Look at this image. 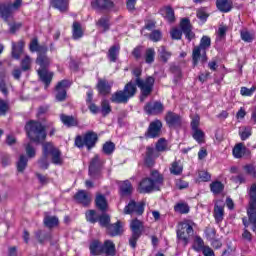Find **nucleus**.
I'll return each instance as SVG.
<instances>
[{"label":"nucleus","mask_w":256,"mask_h":256,"mask_svg":"<svg viewBox=\"0 0 256 256\" xmlns=\"http://www.w3.org/2000/svg\"><path fill=\"white\" fill-rule=\"evenodd\" d=\"M107 229L111 237H117V235H121V233H123V230L121 229V221L109 224Z\"/></svg>","instance_id":"c756f323"},{"label":"nucleus","mask_w":256,"mask_h":256,"mask_svg":"<svg viewBox=\"0 0 256 256\" xmlns=\"http://www.w3.org/2000/svg\"><path fill=\"white\" fill-rule=\"evenodd\" d=\"M102 151L105 153V155H113V152L115 151V143L106 142L103 145Z\"/></svg>","instance_id":"13d9d810"},{"label":"nucleus","mask_w":256,"mask_h":256,"mask_svg":"<svg viewBox=\"0 0 256 256\" xmlns=\"http://www.w3.org/2000/svg\"><path fill=\"white\" fill-rule=\"evenodd\" d=\"M239 135L242 141H247V139L251 136V127L244 126L240 128Z\"/></svg>","instance_id":"864d4df0"},{"label":"nucleus","mask_w":256,"mask_h":256,"mask_svg":"<svg viewBox=\"0 0 256 256\" xmlns=\"http://www.w3.org/2000/svg\"><path fill=\"white\" fill-rule=\"evenodd\" d=\"M101 113L103 115V117H107V115H109V113H111V104H109V101L104 99L101 102Z\"/></svg>","instance_id":"3c124183"},{"label":"nucleus","mask_w":256,"mask_h":256,"mask_svg":"<svg viewBox=\"0 0 256 256\" xmlns=\"http://www.w3.org/2000/svg\"><path fill=\"white\" fill-rule=\"evenodd\" d=\"M154 151H156V153H163L165 151H169V147L167 146V140H165V138H160L156 142Z\"/></svg>","instance_id":"c9c22d12"},{"label":"nucleus","mask_w":256,"mask_h":256,"mask_svg":"<svg viewBox=\"0 0 256 256\" xmlns=\"http://www.w3.org/2000/svg\"><path fill=\"white\" fill-rule=\"evenodd\" d=\"M225 217V205L223 202H216L214 205V218L216 223H221Z\"/></svg>","instance_id":"4be33fe9"},{"label":"nucleus","mask_w":256,"mask_h":256,"mask_svg":"<svg viewBox=\"0 0 256 256\" xmlns=\"http://www.w3.org/2000/svg\"><path fill=\"white\" fill-rule=\"evenodd\" d=\"M193 233V226L187 222H182L178 225L177 239L183 243L184 247H187L190 237H193Z\"/></svg>","instance_id":"0eeeda50"},{"label":"nucleus","mask_w":256,"mask_h":256,"mask_svg":"<svg viewBox=\"0 0 256 256\" xmlns=\"http://www.w3.org/2000/svg\"><path fill=\"white\" fill-rule=\"evenodd\" d=\"M105 164V160H102L99 155H95L90 161L89 165V175L94 179L99 175V171H101V167Z\"/></svg>","instance_id":"ddd939ff"},{"label":"nucleus","mask_w":256,"mask_h":256,"mask_svg":"<svg viewBox=\"0 0 256 256\" xmlns=\"http://www.w3.org/2000/svg\"><path fill=\"white\" fill-rule=\"evenodd\" d=\"M25 129L30 141H33L34 143H43V141L47 139L46 128L39 121H29L26 124Z\"/></svg>","instance_id":"7ed1b4c3"},{"label":"nucleus","mask_w":256,"mask_h":256,"mask_svg":"<svg viewBox=\"0 0 256 256\" xmlns=\"http://www.w3.org/2000/svg\"><path fill=\"white\" fill-rule=\"evenodd\" d=\"M38 75L43 84H45V89L51 85V81H53V72L47 71V69H39Z\"/></svg>","instance_id":"b1692460"},{"label":"nucleus","mask_w":256,"mask_h":256,"mask_svg":"<svg viewBox=\"0 0 256 256\" xmlns=\"http://www.w3.org/2000/svg\"><path fill=\"white\" fill-rule=\"evenodd\" d=\"M205 247H206L205 242L201 239V237L195 236L193 250L199 252V251H203Z\"/></svg>","instance_id":"c03bdc74"},{"label":"nucleus","mask_w":256,"mask_h":256,"mask_svg":"<svg viewBox=\"0 0 256 256\" xmlns=\"http://www.w3.org/2000/svg\"><path fill=\"white\" fill-rule=\"evenodd\" d=\"M170 71L172 74H174V80L179 81L182 77L181 67L175 64H171Z\"/></svg>","instance_id":"6e6d98bb"},{"label":"nucleus","mask_w":256,"mask_h":256,"mask_svg":"<svg viewBox=\"0 0 256 256\" xmlns=\"http://www.w3.org/2000/svg\"><path fill=\"white\" fill-rule=\"evenodd\" d=\"M165 121L169 127H181V116L175 112H167Z\"/></svg>","instance_id":"aec40b11"},{"label":"nucleus","mask_w":256,"mask_h":256,"mask_svg":"<svg viewBox=\"0 0 256 256\" xmlns=\"http://www.w3.org/2000/svg\"><path fill=\"white\" fill-rule=\"evenodd\" d=\"M44 225L48 227V229H53V227L59 225V218H57V216H46L44 218Z\"/></svg>","instance_id":"4c0bfd02"},{"label":"nucleus","mask_w":256,"mask_h":256,"mask_svg":"<svg viewBox=\"0 0 256 256\" xmlns=\"http://www.w3.org/2000/svg\"><path fill=\"white\" fill-rule=\"evenodd\" d=\"M180 29L174 28L171 31V37L172 39L179 40L181 39L183 33L186 37V39L191 42L195 38V34L193 32V28L191 26V21H189L188 18H183L180 22Z\"/></svg>","instance_id":"39448f33"},{"label":"nucleus","mask_w":256,"mask_h":256,"mask_svg":"<svg viewBox=\"0 0 256 256\" xmlns=\"http://www.w3.org/2000/svg\"><path fill=\"white\" fill-rule=\"evenodd\" d=\"M74 199L77 201V203L84 205V207H87V205L91 203V196L88 195L87 191L85 190L78 191L75 194Z\"/></svg>","instance_id":"5701e85b"},{"label":"nucleus","mask_w":256,"mask_h":256,"mask_svg":"<svg viewBox=\"0 0 256 256\" xmlns=\"http://www.w3.org/2000/svg\"><path fill=\"white\" fill-rule=\"evenodd\" d=\"M160 155V153H157V151H155V148L148 146L146 148L144 165H146V167H153L155 165V159L159 158Z\"/></svg>","instance_id":"f3484780"},{"label":"nucleus","mask_w":256,"mask_h":256,"mask_svg":"<svg viewBox=\"0 0 256 256\" xmlns=\"http://www.w3.org/2000/svg\"><path fill=\"white\" fill-rule=\"evenodd\" d=\"M160 13L168 23H175V10L171 6H163Z\"/></svg>","instance_id":"a878e982"},{"label":"nucleus","mask_w":256,"mask_h":256,"mask_svg":"<svg viewBox=\"0 0 256 256\" xmlns=\"http://www.w3.org/2000/svg\"><path fill=\"white\" fill-rule=\"evenodd\" d=\"M132 73L134 77H136L135 83L129 82L125 85L123 90L116 91L112 94L110 98L112 103H128L132 97H135L137 87H139L141 91L140 101H145V99L153 93V86L155 85V78H153V76H148L145 80L141 79V68H135Z\"/></svg>","instance_id":"f257e3e1"},{"label":"nucleus","mask_w":256,"mask_h":256,"mask_svg":"<svg viewBox=\"0 0 256 256\" xmlns=\"http://www.w3.org/2000/svg\"><path fill=\"white\" fill-rule=\"evenodd\" d=\"M196 16L202 21V23H205L209 18V14H207L205 8H199L196 12Z\"/></svg>","instance_id":"680f3d73"},{"label":"nucleus","mask_w":256,"mask_h":256,"mask_svg":"<svg viewBox=\"0 0 256 256\" xmlns=\"http://www.w3.org/2000/svg\"><path fill=\"white\" fill-rule=\"evenodd\" d=\"M245 151H247V147H245V144L238 143L233 148V155L235 159H241L243 155H245Z\"/></svg>","instance_id":"473e14b6"},{"label":"nucleus","mask_w":256,"mask_h":256,"mask_svg":"<svg viewBox=\"0 0 256 256\" xmlns=\"http://www.w3.org/2000/svg\"><path fill=\"white\" fill-rule=\"evenodd\" d=\"M158 53L160 55V59H162L164 63H167L172 55L171 52L165 48V46H161Z\"/></svg>","instance_id":"49530a36"},{"label":"nucleus","mask_w":256,"mask_h":256,"mask_svg":"<svg viewBox=\"0 0 256 256\" xmlns=\"http://www.w3.org/2000/svg\"><path fill=\"white\" fill-rule=\"evenodd\" d=\"M216 6L217 9L222 13H229V11L232 9L231 2H229V0H217Z\"/></svg>","instance_id":"2f4dec72"},{"label":"nucleus","mask_w":256,"mask_h":256,"mask_svg":"<svg viewBox=\"0 0 256 256\" xmlns=\"http://www.w3.org/2000/svg\"><path fill=\"white\" fill-rule=\"evenodd\" d=\"M145 211V202H135V200H131L128 205L124 208L125 215H131V213H136V215H143Z\"/></svg>","instance_id":"9b49d317"},{"label":"nucleus","mask_w":256,"mask_h":256,"mask_svg":"<svg viewBox=\"0 0 256 256\" xmlns=\"http://www.w3.org/2000/svg\"><path fill=\"white\" fill-rule=\"evenodd\" d=\"M92 7L98 11H109L115 7V4L111 0H95L92 2Z\"/></svg>","instance_id":"6ab92c4d"},{"label":"nucleus","mask_w":256,"mask_h":256,"mask_svg":"<svg viewBox=\"0 0 256 256\" xmlns=\"http://www.w3.org/2000/svg\"><path fill=\"white\" fill-rule=\"evenodd\" d=\"M98 223L101 227H106L107 229L111 223V216H109V214H102L101 216H98Z\"/></svg>","instance_id":"09e8293b"},{"label":"nucleus","mask_w":256,"mask_h":256,"mask_svg":"<svg viewBox=\"0 0 256 256\" xmlns=\"http://www.w3.org/2000/svg\"><path fill=\"white\" fill-rule=\"evenodd\" d=\"M223 189H225V185H223L221 181H214L210 184V190L214 195L223 193Z\"/></svg>","instance_id":"ea45409f"},{"label":"nucleus","mask_w":256,"mask_h":256,"mask_svg":"<svg viewBox=\"0 0 256 256\" xmlns=\"http://www.w3.org/2000/svg\"><path fill=\"white\" fill-rule=\"evenodd\" d=\"M139 193H153V191H159V188L154 184L150 178H144L138 187Z\"/></svg>","instance_id":"dca6fc26"},{"label":"nucleus","mask_w":256,"mask_h":256,"mask_svg":"<svg viewBox=\"0 0 256 256\" xmlns=\"http://www.w3.org/2000/svg\"><path fill=\"white\" fill-rule=\"evenodd\" d=\"M95 203H96V207L100 210V211H107V199L105 198V196L103 195H97L96 199H95Z\"/></svg>","instance_id":"72a5a7b5"},{"label":"nucleus","mask_w":256,"mask_h":256,"mask_svg":"<svg viewBox=\"0 0 256 256\" xmlns=\"http://www.w3.org/2000/svg\"><path fill=\"white\" fill-rule=\"evenodd\" d=\"M144 110L147 115H161L165 111V106L161 101L148 102Z\"/></svg>","instance_id":"f8f14e48"},{"label":"nucleus","mask_w":256,"mask_h":256,"mask_svg":"<svg viewBox=\"0 0 256 256\" xmlns=\"http://www.w3.org/2000/svg\"><path fill=\"white\" fill-rule=\"evenodd\" d=\"M21 3H23V0H15L13 4H0V15L5 23H9V19L13 15L12 9H18L21 7Z\"/></svg>","instance_id":"9d476101"},{"label":"nucleus","mask_w":256,"mask_h":256,"mask_svg":"<svg viewBox=\"0 0 256 256\" xmlns=\"http://www.w3.org/2000/svg\"><path fill=\"white\" fill-rule=\"evenodd\" d=\"M120 192L122 195H131L133 193V185L129 180H125L119 183Z\"/></svg>","instance_id":"7c9ffc66"},{"label":"nucleus","mask_w":256,"mask_h":256,"mask_svg":"<svg viewBox=\"0 0 256 256\" xmlns=\"http://www.w3.org/2000/svg\"><path fill=\"white\" fill-rule=\"evenodd\" d=\"M171 175H181L183 173V164L180 161H175L170 166Z\"/></svg>","instance_id":"a19ab883"},{"label":"nucleus","mask_w":256,"mask_h":256,"mask_svg":"<svg viewBox=\"0 0 256 256\" xmlns=\"http://www.w3.org/2000/svg\"><path fill=\"white\" fill-rule=\"evenodd\" d=\"M43 153L44 155L52 156V163L54 165H63V158L61 157V150L55 148L51 142L43 143Z\"/></svg>","instance_id":"1a4fd4ad"},{"label":"nucleus","mask_w":256,"mask_h":256,"mask_svg":"<svg viewBox=\"0 0 256 256\" xmlns=\"http://www.w3.org/2000/svg\"><path fill=\"white\" fill-rule=\"evenodd\" d=\"M163 128V123L160 120H154L150 123L148 130L146 132V137L149 139H156V137H161V129Z\"/></svg>","instance_id":"4468645a"},{"label":"nucleus","mask_w":256,"mask_h":256,"mask_svg":"<svg viewBox=\"0 0 256 256\" xmlns=\"http://www.w3.org/2000/svg\"><path fill=\"white\" fill-rule=\"evenodd\" d=\"M29 50L31 53H38L36 63L41 67V69H47V67L51 65V58L47 56L49 48L45 44L39 45V40L37 38L31 40Z\"/></svg>","instance_id":"f03ea898"},{"label":"nucleus","mask_w":256,"mask_h":256,"mask_svg":"<svg viewBox=\"0 0 256 256\" xmlns=\"http://www.w3.org/2000/svg\"><path fill=\"white\" fill-rule=\"evenodd\" d=\"M145 61L148 63V65H151L155 61V49L154 48H148L145 52Z\"/></svg>","instance_id":"8fccbe9b"},{"label":"nucleus","mask_w":256,"mask_h":256,"mask_svg":"<svg viewBox=\"0 0 256 256\" xmlns=\"http://www.w3.org/2000/svg\"><path fill=\"white\" fill-rule=\"evenodd\" d=\"M119 46H112L108 51V59L115 63L117 61V57L119 56Z\"/></svg>","instance_id":"a18cd8bd"},{"label":"nucleus","mask_w":256,"mask_h":256,"mask_svg":"<svg viewBox=\"0 0 256 256\" xmlns=\"http://www.w3.org/2000/svg\"><path fill=\"white\" fill-rule=\"evenodd\" d=\"M28 162H29V159H27V156L21 155L17 162V171L19 173H23V171H25V169H27Z\"/></svg>","instance_id":"79ce46f5"},{"label":"nucleus","mask_w":256,"mask_h":256,"mask_svg":"<svg viewBox=\"0 0 256 256\" xmlns=\"http://www.w3.org/2000/svg\"><path fill=\"white\" fill-rule=\"evenodd\" d=\"M25 151L29 159H33V157H35L36 155L35 148L33 147V145H31V143L25 145Z\"/></svg>","instance_id":"69168bd1"},{"label":"nucleus","mask_w":256,"mask_h":256,"mask_svg":"<svg viewBox=\"0 0 256 256\" xmlns=\"http://www.w3.org/2000/svg\"><path fill=\"white\" fill-rule=\"evenodd\" d=\"M255 91H256L255 86H252L251 88L242 87L240 90V93L243 97H251V95H253V93H255Z\"/></svg>","instance_id":"052dcab7"},{"label":"nucleus","mask_w":256,"mask_h":256,"mask_svg":"<svg viewBox=\"0 0 256 256\" xmlns=\"http://www.w3.org/2000/svg\"><path fill=\"white\" fill-rule=\"evenodd\" d=\"M151 181L156 185V187L159 189L161 185L163 184V176L159 174V171L153 170L151 172Z\"/></svg>","instance_id":"58836bf2"},{"label":"nucleus","mask_w":256,"mask_h":256,"mask_svg":"<svg viewBox=\"0 0 256 256\" xmlns=\"http://www.w3.org/2000/svg\"><path fill=\"white\" fill-rule=\"evenodd\" d=\"M72 37L73 39H81L83 37V29L81 28V24L79 22H74L72 26Z\"/></svg>","instance_id":"e433bc0d"},{"label":"nucleus","mask_w":256,"mask_h":256,"mask_svg":"<svg viewBox=\"0 0 256 256\" xmlns=\"http://www.w3.org/2000/svg\"><path fill=\"white\" fill-rule=\"evenodd\" d=\"M111 87H113V83H109L105 79L98 80L97 89L100 95H109L111 93Z\"/></svg>","instance_id":"393cba45"},{"label":"nucleus","mask_w":256,"mask_h":256,"mask_svg":"<svg viewBox=\"0 0 256 256\" xmlns=\"http://www.w3.org/2000/svg\"><path fill=\"white\" fill-rule=\"evenodd\" d=\"M71 87L69 80H62L56 85V99L58 101H65L67 99V89Z\"/></svg>","instance_id":"2eb2a0df"},{"label":"nucleus","mask_w":256,"mask_h":256,"mask_svg":"<svg viewBox=\"0 0 256 256\" xmlns=\"http://www.w3.org/2000/svg\"><path fill=\"white\" fill-rule=\"evenodd\" d=\"M98 27H101L103 29V32L109 31V27H111V24L109 23L108 17H102L97 22Z\"/></svg>","instance_id":"5fc2aeb1"},{"label":"nucleus","mask_w":256,"mask_h":256,"mask_svg":"<svg viewBox=\"0 0 256 256\" xmlns=\"http://www.w3.org/2000/svg\"><path fill=\"white\" fill-rule=\"evenodd\" d=\"M32 63H33V60H31V57L29 55H26L21 60V69H22V71H30Z\"/></svg>","instance_id":"de8ad7c7"},{"label":"nucleus","mask_w":256,"mask_h":256,"mask_svg":"<svg viewBox=\"0 0 256 256\" xmlns=\"http://www.w3.org/2000/svg\"><path fill=\"white\" fill-rule=\"evenodd\" d=\"M102 249H103V244L99 240H93L89 245L91 256H101Z\"/></svg>","instance_id":"cd10ccee"},{"label":"nucleus","mask_w":256,"mask_h":256,"mask_svg":"<svg viewBox=\"0 0 256 256\" xmlns=\"http://www.w3.org/2000/svg\"><path fill=\"white\" fill-rule=\"evenodd\" d=\"M86 220L89 223H97V221H99V216H97V212L95 210H89L86 212Z\"/></svg>","instance_id":"bf43d9fd"},{"label":"nucleus","mask_w":256,"mask_h":256,"mask_svg":"<svg viewBox=\"0 0 256 256\" xmlns=\"http://www.w3.org/2000/svg\"><path fill=\"white\" fill-rule=\"evenodd\" d=\"M240 35L242 41H245V43H251V41H253V35L247 30H242Z\"/></svg>","instance_id":"0e129e2a"},{"label":"nucleus","mask_w":256,"mask_h":256,"mask_svg":"<svg viewBox=\"0 0 256 256\" xmlns=\"http://www.w3.org/2000/svg\"><path fill=\"white\" fill-rule=\"evenodd\" d=\"M211 47V38L209 36H203L200 40V44L193 48L192 51V63L194 67L201 63H207V49Z\"/></svg>","instance_id":"20e7f679"},{"label":"nucleus","mask_w":256,"mask_h":256,"mask_svg":"<svg viewBox=\"0 0 256 256\" xmlns=\"http://www.w3.org/2000/svg\"><path fill=\"white\" fill-rule=\"evenodd\" d=\"M174 211H176V213H181V215H185L189 213V205L186 203H178L174 206Z\"/></svg>","instance_id":"603ef678"},{"label":"nucleus","mask_w":256,"mask_h":256,"mask_svg":"<svg viewBox=\"0 0 256 256\" xmlns=\"http://www.w3.org/2000/svg\"><path fill=\"white\" fill-rule=\"evenodd\" d=\"M117 255V248L115 243L111 240H106L102 244V255L101 256H115Z\"/></svg>","instance_id":"412c9836"},{"label":"nucleus","mask_w":256,"mask_h":256,"mask_svg":"<svg viewBox=\"0 0 256 256\" xmlns=\"http://www.w3.org/2000/svg\"><path fill=\"white\" fill-rule=\"evenodd\" d=\"M130 229L132 231V236L129 239V245L132 249H135L137 247V241H139V237H141V233H143V222L139 219L132 220Z\"/></svg>","instance_id":"6e6552de"},{"label":"nucleus","mask_w":256,"mask_h":256,"mask_svg":"<svg viewBox=\"0 0 256 256\" xmlns=\"http://www.w3.org/2000/svg\"><path fill=\"white\" fill-rule=\"evenodd\" d=\"M60 119L63 125H66V127H77V120L73 116H67L65 114H62L60 116Z\"/></svg>","instance_id":"f704fd0d"},{"label":"nucleus","mask_w":256,"mask_h":256,"mask_svg":"<svg viewBox=\"0 0 256 256\" xmlns=\"http://www.w3.org/2000/svg\"><path fill=\"white\" fill-rule=\"evenodd\" d=\"M244 170L248 175L256 178V166H254L253 164H248L244 166Z\"/></svg>","instance_id":"338daca9"},{"label":"nucleus","mask_w":256,"mask_h":256,"mask_svg":"<svg viewBox=\"0 0 256 256\" xmlns=\"http://www.w3.org/2000/svg\"><path fill=\"white\" fill-rule=\"evenodd\" d=\"M23 47H25V43H23V41H19L18 43L12 42L11 54L13 59H21V55H23Z\"/></svg>","instance_id":"bb28decb"},{"label":"nucleus","mask_w":256,"mask_h":256,"mask_svg":"<svg viewBox=\"0 0 256 256\" xmlns=\"http://www.w3.org/2000/svg\"><path fill=\"white\" fill-rule=\"evenodd\" d=\"M193 139L197 141V143H203V139L205 138V133L199 129L193 130Z\"/></svg>","instance_id":"e2e57ef3"},{"label":"nucleus","mask_w":256,"mask_h":256,"mask_svg":"<svg viewBox=\"0 0 256 256\" xmlns=\"http://www.w3.org/2000/svg\"><path fill=\"white\" fill-rule=\"evenodd\" d=\"M99 137L97 133L90 131L84 134V136H77L75 138V145L79 149H83V147H87L88 151H91L93 147L97 144Z\"/></svg>","instance_id":"423d86ee"},{"label":"nucleus","mask_w":256,"mask_h":256,"mask_svg":"<svg viewBox=\"0 0 256 256\" xmlns=\"http://www.w3.org/2000/svg\"><path fill=\"white\" fill-rule=\"evenodd\" d=\"M248 215V222L247 220L243 219V225L245 227H249V224L252 225V231L256 230V205L249 204V208L247 210Z\"/></svg>","instance_id":"a211bd4d"},{"label":"nucleus","mask_w":256,"mask_h":256,"mask_svg":"<svg viewBox=\"0 0 256 256\" xmlns=\"http://www.w3.org/2000/svg\"><path fill=\"white\" fill-rule=\"evenodd\" d=\"M0 91L3 95H9V86L5 82V72H0Z\"/></svg>","instance_id":"37998d69"},{"label":"nucleus","mask_w":256,"mask_h":256,"mask_svg":"<svg viewBox=\"0 0 256 256\" xmlns=\"http://www.w3.org/2000/svg\"><path fill=\"white\" fill-rule=\"evenodd\" d=\"M249 205H252V207H255L256 205V184H252L250 189H249Z\"/></svg>","instance_id":"4d7b16f0"},{"label":"nucleus","mask_w":256,"mask_h":256,"mask_svg":"<svg viewBox=\"0 0 256 256\" xmlns=\"http://www.w3.org/2000/svg\"><path fill=\"white\" fill-rule=\"evenodd\" d=\"M161 37H162L161 31L159 30H154L150 34V39L151 41H154V43H157V41H161Z\"/></svg>","instance_id":"774afa93"},{"label":"nucleus","mask_w":256,"mask_h":256,"mask_svg":"<svg viewBox=\"0 0 256 256\" xmlns=\"http://www.w3.org/2000/svg\"><path fill=\"white\" fill-rule=\"evenodd\" d=\"M52 7L58 9L61 13H65L69 9V0H52Z\"/></svg>","instance_id":"c85d7f7f"}]
</instances>
